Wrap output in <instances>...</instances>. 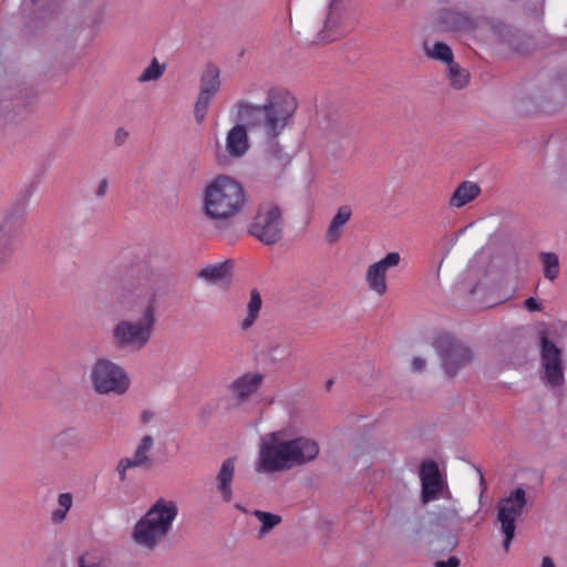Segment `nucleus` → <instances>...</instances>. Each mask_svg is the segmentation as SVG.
Masks as SVG:
<instances>
[{
    "label": "nucleus",
    "mask_w": 567,
    "mask_h": 567,
    "mask_svg": "<svg viewBox=\"0 0 567 567\" xmlns=\"http://www.w3.org/2000/svg\"><path fill=\"white\" fill-rule=\"evenodd\" d=\"M261 104L247 99L238 100L234 109L239 123L226 134L225 152L230 158H240L249 150L247 128L260 131L268 138L278 137L292 122L298 103L295 95L281 86H270L264 91Z\"/></svg>",
    "instance_id": "obj_1"
},
{
    "label": "nucleus",
    "mask_w": 567,
    "mask_h": 567,
    "mask_svg": "<svg viewBox=\"0 0 567 567\" xmlns=\"http://www.w3.org/2000/svg\"><path fill=\"white\" fill-rule=\"evenodd\" d=\"M319 452V444L310 437L288 439L286 431L269 432L260 437L255 470L257 473L289 471L313 461Z\"/></svg>",
    "instance_id": "obj_2"
},
{
    "label": "nucleus",
    "mask_w": 567,
    "mask_h": 567,
    "mask_svg": "<svg viewBox=\"0 0 567 567\" xmlns=\"http://www.w3.org/2000/svg\"><path fill=\"white\" fill-rule=\"evenodd\" d=\"M246 192L234 178L219 175L204 189L203 213L215 221H227L241 213L246 205Z\"/></svg>",
    "instance_id": "obj_3"
},
{
    "label": "nucleus",
    "mask_w": 567,
    "mask_h": 567,
    "mask_svg": "<svg viewBox=\"0 0 567 567\" xmlns=\"http://www.w3.org/2000/svg\"><path fill=\"white\" fill-rule=\"evenodd\" d=\"M178 515L175 501L159 497L135 523L132 530L133 542L148 550H154L171 533Z\"/></svg>",
    "instance_id": "obj_4"
},
{
    "label": "nucleus",
    "mask_w": 567,
    "mask_h": 567,
    "mask_svg": "<svg viewBox=\"0 0 567 567\" xmlns=\"http://www.w3.org/2000/svg\"><path fill=\"white\" fill-rule=\"evenodd\" d=\"M156 323L155 296L152 295L137 320L120 319L111 330V341L117 351L138 352L151 341Z\"/></svg>",
    "instance_id": "obj_5"
},
{
    "label": "nucleus",
    "mask_w": 567,
    "mask_h": 567,
    "mask_svg": "<svg viewBox=\"0 0 567 567\" xmlns=\"http://www.w3.org/2000/svg\"><path fill=\"white\" fill-rule=\"evenodd\" d=\"M90 381L95 393L123 395L131 386V379L124 367L112 359L97 358L90 370Z\"/></svg>",
    "instance_id": "obj_6"
},
{
    "label": "nucleus",
    "mask_w": 567,
    "mask_h": 567,
    "mask_svg": "<svg viewBox=\"0 0 567 567\" xmlns=\"http://www.w3.org/2000/svg\"><path fill=\"white\" fill-rule=\"evenodd\" d=\"M441 368L449 378H455L471 367L475 360L474 351L465 342L450 334H442L434 341Z\"/></svg>",
    "instance_id": "obj_7"
},
{
    "label": "nucleus",
    "mask_w": 567,
    "mask_h": 567,
    "mask_svg": "<svg viewBox=\"0 0 567 567\" xmlns=\"http://www.w3.org/2000/svg\"><path fill=\"white\" fill-rule=\"evenodd\" d=\"M526 491L517 487L497 502L496 522L499 524L501 533L504 536L502 546L506 553L515 537L516 520L526 512Z\"/></svg>",
    "instance_id": "obj_8"
},
{
    "label": "nucleus",
    "mask_w": 567,
    "mask_h": 567,
    "mask_svg": "<svg viewBox=\"0 0 567 567\" xmlns=\"http://www.w3.org/2000/svg\"><path fill=\"white\" fill-rule=\"evenodd\" d=\"M284 218L281 209L271 202L261 203L249 227V234L265 245H274L282 237Z\"/></svg>",
    "instance_id": "obj_9"
},
{
    "label": "nucleus",
    "mask_w": 567,
    "mask_h": 567,
    "mask_svg": "<svg viewBox=\"0 0 567 567\" xmlns=\"http://www.w3.org/2000/svg\"><path fill=\"white\" fill-rule=\"evenodd\" d=\"M221 85L220 71L213 64L206 65L199 80V93L194 105V117L197 123H203L209 105Z\"/></svg>",
    "instance_id": "obj_10"
},
{
    "label": "nucleus",
    "mask_w": 567,
    "mask_h": 567,
    "mask_svg": "<svg viewBox=\"0 0 567 567\" xmlns=\"http://www.w3.org/2000/svg\"><path fill=\"white\" fill-rule=\"evenodd\" d=\"M421 481V502L427 504L440 498L446 482L443 478L439 465L433 460L422 462L419 471Z\"/></svg>",
    "instance_id": "obj_11"
},
{
    "label": "nucleus",
    "mask_w": 567,
    "mask_h": 567,
    "mask_svg": "<svg viewBox=\"0 0 567 567\" xmlns=\"http://www.w3.org/2000/svg\"><path fill=\"white\" fill-rule=\"evenodd\" d=\"M401 261L396 251L386 254L382 259L371 264L365 271V282L371 291L382 297L388 291L386 272Z\"/></svg>",
    "instance_id": "obj_12"
},
{
    "label": "nucleus",
    "mask_w": 567,
    "mask_h": 567,
    "mask_svg": "<svg viewBox=\"0 0 567 567\" xmlns=\"http://www.w3.org/2000/svg\"><path fill=\"white\" fill-rule=\"evenodd\" d=\"M542 364L545 370V380L550 386H559L564 383V369L560 350L548 340L545 332L540 334Z\"/></svg>",
    "instance_id": "obj_13"
},
{
    "label": "nucleus",
    "mask_w": 567,
    "mask_h": 567,
    "mask_svg": "<svg viewBox=\"0 0 567 567\" xmlns=\"http://www.w3.org/2000/svg\"><path fill=\"white\" fill-rule=\"evenodd\" d=\"M264 375L259 372H247L236 378L228 391L237 404L246 403L260 388Z\"/></svg>",
    "instance_id": "obj_14"
},
{
    "label": "nucleus",
    "mask_w": 567,
    "mask_h": 567,
    "mask_svg": "<svg viewBox=\"0 0 567 567\" xmlns=\"http://www.w3.org/2000/svg\"><path fill=\"white\" fill-rule=\"evenodd\" d=\"M436 25L445 32L468 33L475 29V21L465 12L445 9L437 13Z\"/></svg>",
    "instance_id": "obj_15"
},
{
    "label": "nucleus",
    "mask_w": 567,
    "mask_h": 567,
    "mask_svg": "<svg viewBox=\"0 0 567 567\" xmlns=\"http://www.w3.org/2000/svg\"><path fill=\"white\" fill-rule=\"evenodd\" d=\"M153 445V437L151 435H145L136 446L133 457H124L118 461L116 472L121 482L126 480V472L130 468L141 467L150 463L148 454L152 451Z\"/></svg>",
    "instance_id": "obj_16"
},
{
    "label": "nucleus",
    "mask_w": 567,
    "mask_h": 567,
    "mask_svg": "<svg viewBox=\"0 0 567 567\" xmlns=\"http://www.w3.org/2000/svg\"><path fill=\"white\" fill-rule=\"evenodd\" d=\"M236 460H225L216 475V488L223 502L230 503L233 501V481L235 477Z\"/></svg>",
    "instance_id": "obj_17"
},
{
    "label": "nucleus",
    "mask_w": 567,
    "mask_h": 567,
    "mask_svg": "<svg viewBox=\"0 0 567 567\" xmlns=\"http://www.w3.org/2000/svg\"><path fill=\"white\" fill-rule=\"evenodd\" d=\"M352 210L349 206H340L332 217L326 231V239L329 244H334L342 235V228L350 220Z\"/></svg>",
    "instance_id": "obj_18"
},
{
    "label": "nucleus",
    "mask_w": 567,
    "mask_h": 567,
    "mask_svg": "<svg viewBox=\"0 0 567 567\" xmlns=\"http://www.w3.org/2000/svg\"><path fill=\"white\" fill-rule=\"evenodd\" d=\"M262 307V299L257 289H251L249 293V301L246 307L245 317L239 320L238 327L241 331H248L259 318Z\"/></svg>",
    "instance_id": "obj_19"
},
{
    "label": "nucleus",
    "mask_w": 567,
    "mask_h": 567,
    "mask_svg": "<svg viewBox=\"0 0 567 567\" xmlns=\"http://www.w3.org/2000/svg\"><path fill=\"white\" fill-rule=\"evenodd\" d=\"M481 193V188L473 182H463L454 190L450 198V206L461 208L474 200Z\"/></svg>",
    "instance_id": "obj_20"
},
{
    "label": "nucleus",
    "mask_w": 567,
    "mask_h": 567,
    "mask_svg": "<svg viewBox=\"0 0 567 567\" xmlns=\"http://www.w3.org/2000/svg\"><path fill=\"white\" fill-rule=\"evenodd\" d=\"M339 23L340 14L337 8L334 7V0H332L329 6V13L324 21L323 29L318 34L319 41L330 42L336 40L340 35V32L338 30Z\"/></svg>",
    "instance_id": "obj_21"
},
{
    "label": "nucleus",
    "mask_w": 567,
    "mask_h": 567,
    "mask_svg": "<svg viewBox=\"0 0 567 567\" xmlns=\"http://www.w3.org/2000/svg\"><path fill=\"white\" fill-rule=\"evenodd\" d=\"M493 32L499 39L501 42L508 44L509 48L517 52H524L518 41L520 35L509 25H506L504 23H496L493 25Z\"/></svg>",
    "instance_id": "obj_22"
},
{
    "label": "nucleus",
    "mask_w": 567,
    "mask_h": 567,
    "mask_svg": "<svg viewBox=\"0 0 567 567\" xmlns=\"http://www.w3.org/2000/svg\"><path fill=\"white\" fill-rule=\"evenodd\" d=\"M424 52L429 59L446 65L454 61L452 49L444 42H435L432 47L424 44Z\"/></svg>",
    "instance_id": "obj_23"
},
{
    "label": "nucleus",
    "mask_w": 567,
    "mask_h": 567,
    "mask_svg": "<svg viewBox=\"0 0 567 567\" xmlns=\"http://www.w3.org/2000/svg\"><path fill=\"white\" fill-rule=\"evenodd\" d=\"M14 236L16 230H12L7 221L0 226V267L7 262L13 252L11 238Z\"/></svg>",
    "instance_id": "obj_24"
},
{
    "label": "nucleus",
    "mask_w": 567,
    "mask_h": 567,
    "mask_svg": "<svg viewBox=\"0 0 567 567\" xmlns=\"http://www.w3.org/2000/svg\"><path fill=\"white\" fill-rule=\"evenodd\" d=\"M539 258L543 264L544 277L549 281L556 280L560 271L558 256L555 252L544 251L540 252Z\"/></svg>",
    "instance_id": "obj_25"
},
{
    "label": "nucleus",
    "mask_w": 567,
    "mask_h": 567,
    "mask_svg": "<svg viewBox=\"0 0 567 567\" xmlns=\"http://www.w3.org/2000/svg\"><path fill=\"white\" fill-rule=\"evenodd\" d=\"M252 515L260 522L261 526L258 530V537L262 538L267 534L270 533L275 527H277L282 518L280 515L264 512L260 509L254 511Z\"/></svg>",
    "instance_id": "obj_26"
},
{
    "label": "nucleus",
    "mask_w": 567,
    "mask_h": 567,
    "mask_svg": "<svg viewBox=\"0 0 567 567\" xmlns=\"http://www.w3.org/2000/svg\"><path fill=\"white\" fill-rule=\"evenodd\" d=\"M53 444L59 449L74 447L81 444V436L74 429H65L54 436Z\"/></svg>",
    "instance_id": "obj_27"
},
{
    "label": "nucleus",
    "mask_w": 567,
    "mask_h": 567,
    "mask_svg": "<svg viewBox=\"0 0 567 567\" xmlns=\"http://www.w3.org/2000/svg\"><path fill=\"white\" fill-rule=\"evenodd\" d=\"M447 73L451 84L455 89H463L468 83V73L454 61L447 64Z\"/></svg>",
    "instance_id": "obj_28"
},
{
    "label": "nucleus",
    "mask_w": 567,
    "mask_h": 567,
    "mask_svg": "<svg viewBox=\"0 0 567 567\" xmlns=\"http://www.w3.org/2000/svg\"><path fill=\"white\" fill-rule=\"evenodd\" d=\"M165 71V66L161 65L156 59H153L151 64L141 73L138 82L145 83L158 80Z\"/></svg>",
    "instance_id": "obj_29"
},
{
    "label": "nucleus",
    "mask_w": 567,
    "mask_h": 567,
    "mask_svg": "<svg viewBox=\"0 0 567 567\" xmlns=\"http://www.w3.org/2000/svg\"><path fill=\"white\" fill-rule=\"evenodd\" d=\"M199 276L206 280L216 281L226 276V267L224 265L208 266L200 270Z\"/></svg>",
    "instance_id": "obj_30"
},
{
    "label": "nucleus",
    "mask_w": 567,
    "mask_h": 567,
    "mask_svg": "<svg viewBox=\"0 0 567 567\" xmlns=\"http://www.w3.org/2000/svg\"><path fill=\"white\" fill-rule=\"evenodd\" d=\"M72 504H73V497H72L71 493L59 494V496H58L59 508H62V509H65L69 512L70 508L72 507Z\"/></svg>",
    "instance_id": "obj_31"
},
{
    "label": "nucleus",
    "mask_w": 567,
    "mask_h": 567,
    "mask_svg": "<svg viewBox=\"0 0 567 567\" xmlns=\"http://www.w3.org/2000/svg\"><path fill=\"white\" fill-rule=\"evenodd\" d=\"M68 511L56 508L51 513V522L55 525L61 524L66 518Z\"/></svg>",
    "instance_id": "obj_32"
},
{
    "label": "nucleus",
    "mask_w": 567,
    "mask_h": 567,
    "mask_svg": "<svg viewBox=\"0 0 567 567\" xmlns=\"http://www.w3.org/2000/svg\"><path fill=\"white\" fill-rule=\"evenodd\" d=\"M127 137H128V132L123 127H118L114 134V143L117 146H120L126 142Z\"/></svg>",
    "instance_id": "obj_33"
},
{
    "label": "nucleus",
    "mask_w": 567,
    "mask_h": 567,
    "mask_svg": "<svg viewBox=\"0 0 567 567\" xmlns=\"http://www.w3.org/2000/svg\"><path fill=\"white\" fill-rule=\"evenodd\" d=\"M524 307L528 311H540L542 310V303L535 299L534 297H529L524 301Z\"/></svg>",
    "instance_id": "obj_34"
},
{
    "label": "nucleus",
    "mask_w": 567,
    "mask_h": 567,
    "mask_svg": "<svg viewBox=\"0 0 567 567\" xmlns=\"http://www.w3.org/2000/svg\"><path fill=\"white\" fill-rule=\"evenodd\" d=\"M461 564L457 557H450L447 560H437L435 561V567H458Z\"/></svg>",
    "instance_id": "obj_35"
},
{
    "label": "nucleus",
    "mask_w": 567,
    "mask_h": 567,
    "mask_svg": "<svg viewBox=\"0 0 567 567\" xmlns=\"http://www.w3.org/2000/svg\"><path fill=\"white\" fill-rule=\"evenodd\" d=\"M107 187H109V182L106 178H102L100 182H99V185L95 189V195L97 197H103L106 192H107Z\"/></svg>",
    "instance_id": "obj_36"
},
{
    "label": "nucleus",
    "mask_w": 567,
    "mask_h": 567,
    "mask_svg": "<svg viewBox=\"0 0 567 567\" xmlns=\"http://www.w3.org/2000/svg\"><path fill=\"white\" fill-rule=\"evenodd\" d=\"M426 361L422 358H414L412 360V370L415 372H421L425 369Z\"/></svg>",
    "instance_id": "obj_37"
},
{
    "label": "nucleus",
    "mask_w": 567,
    "mask_h": 567,
    "mask_svg": "<svg viewBox=\"0 0 567 567\" xmlns=\"http://www.w3.org/2000/svg\"><path fill=\"white\" fill-rule=\"evenodd\" d=\"M458 513L456 508H449L445 512L440 513L439 518L440 519H454L457 518Z\"/></svg>",
    "instance_id": "obj_38"
},
{
    "label": "nucleus",
    "mask_w": 567,
    "mask_h": 567,
    "mask_svg": "<svg viewBox=\"0 0 567 567\" xmlns=\"http://www.w3.org/2000/svg\"><path fill=\"white\" fill-rule=\"evenodd\" d=\"M272 155L274 157L278 158L282 165L288 163V157L281 152V150L276 148Z\"/></svg>",
    "instance_id": "obj_39"
},
{
    "label": "nucleus",
    "mask_w": 567,
    "mask_h": 567,
    "mask_svg": "<svg viewBox=\"0 0 567 567\" xmlns=\"http://www.w3.org/2000/svg\"><path fill=\"white\" fill-rule=\"evenodd\" d=\"M153 417H154L153 412H151V411H144V412L141 414V422H142L143 424H147V423H150V422L153 420Z\"/></svg>",
    "instance_id": "obj_40"
},
{
    "label": "nucleus",
    "mask_w": 567,
    "mask_h": 567,
    "mask_svg": "<svg viewBox=\"0 0 567 567\" xmlns=\"http://www.w3.org/2000/svg\"><path fill=\"white\" fill-rule=\"evenodd\" d=\"M540 567H556L553 559L548 556L542 559Z\"/></svg>",
    "instance_id": "obj_41"
},
{
    "label": "nucleus",
    "mask_w": 567,
    "mask_h": 567,
    "mask_svg": "<svg viewBox=\"0 0 567 567\" xmlns=\"http://www.w3.org/2000/svg\"><path fill=\"white\" fill-rule=\"evenodd\" d=\"M7 122V113L2 105H0V130L4 126Z\"/></svg>",
    "instance_id": "obj_42"
},
{
    "label": "nucleus",
    "mask_w": 567,
    "mask_h": 567,
    "mask_svg": "<svg viewBox=\"0 0 567 567\" xmlns=\"http://www.w3.org/2000/svg\"><path fill=\"white\" fill-rule=\"evenodd\" d=\"M246 93H247V94H252V93H254V89H249V90H247V92H246Z\"/></svg>",
    "instance_id": "obj_43"
},
{
    "label": "nucleus",
    "mask_w": 567,
    "mask_h": 567,
    "mask_svg": "<svg viewBox=\"0 0 567 567\" xmlns=\"http://www.w3.org/2000/svg\"><path fill=\"white\" fill-rule=\"evenodd\" d=\"M480 476H481V484H484V477H483V474L481 473V474H480Z\"/></svg>",
    "instance_id": "obj_44"
},
{
    "label": "nucleus",
    "mask_w": 567,
    "mask_h": 567,
    "mask_svg": "<svg viewBox=\"0 0 567 567\" xmlns=\"http://www.w3.org/2000/svg\"><path fill=\"white\" fill-rule=\"evenodd\" d=\"M217 157H221L220 151L217 152Z\"/></svg>",
    "instance_id": "obj_45"
}]
</instances>
